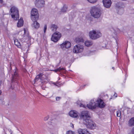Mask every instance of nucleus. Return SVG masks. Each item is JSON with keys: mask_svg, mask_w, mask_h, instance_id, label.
<instances>
[{"mask_svg": "<svg viewBox=\"0 0 134 134\" xmlns=\"http://www.w3.org/2000/svg\"><path fill=\"white\" fill-rule=\"evenodd\" d=\"M14 74H12V78L11 80V85L10 87V88L12 90L14 89L15 88L14 84H13V82H16L17 84H19V82L18 81H20L21 79L20 76L18 73V70L15 68V70H13Z\"/></svg>", "mask_w": 134, "mask_h": 134, "instance_id": "f257e3e1", "label": "nucleus"}, {"mask_svg": "<svg viewBox=\"0 0 134 134\" xmlns=\"http://www.w3.org/2000/svg\"><path fill=\"white\" fill-rule=\"evenodd\" d=\"M102 12V10L99 6L92 7L90 9L91 15L95 18H99L101 15Z\"/></svg>", "mask_w": 134, "mask_h": 134, "instance_id": "f03ea898", "label": "nucleus"}, {"mask_svg": "<svg viewBox=\"0 0 134 134\" xmlns=\"http://www.w3.org/2000/svg\"><path fill=\"white\" fill-rule=\"evenodd\" d=\"M80 101H77V104L79 105L80 107H82L84 108H86L87 107L89 109H95L97 107H98V102L97 100L94 101V100H91L89 104H87L86 106L85 105L83 104L82 103H80L79 104Z\"/></svg>", "mask_w": 134, "mask_h": 134, "instance_id": "7ed1b4c3", "label": "nucleus"}, {"mask_svg": "<svg viewBox=\"0 0 134 134\" xmlns=\"http://www.w3.org/2000/svg\"><path fill=\"white\" fill-rule=\"evenodd\" d=\"M10 14L14 20H17L19 18V10L17 8L15 7H12L10 9Z\"/></svg>", "mask_w": 134, "mask_h": 134, "instance_id": "20e7f679", "label": "nucleus"}, {"mask_svg": "<svg viewBox=\"0 0 134 134\" xmlns=\"http://www.w3.org/2000/svg\"><path fill=\"white\" fill-rule=\"evenodd\" d=\"M80 118L83 120V122L85 120L91 118L89 112L87 111H83L81 112L80 114Z\"/></svg>", "mask_w": 134, "mask_h": 134, "instance_id": "39448f33", "label": "nucleus"}, {"mask_svg": "<svg viewBox=\"0 0 134 134\" xmlns=\"http://www.w3.org/2000/svg\"><path fill=\"white\" fill-rule=\"evenodd\" d=\"M31 18L32 21L37 20L39 17V14L37 10L33 8L31 12Z\"/></svg>", "mask_w": 134, "mask_h": 134, "instance_id": "423d86ee", "label": "nucleus"}, {"mask_svg": "<svg viewBox=\"0 0 134 134\" xmlns=\"http://www.w3.org/2000/svg\"><path fill=\"white\" fill-rule=\"evenodd\" d=\"M83 122L86 126L87 128L92 129L94 128L95 124L94 122L91 119V118L89 119L86 120H85Z\"/></svg>", "mask_w": 134, "mask_h": 134, "instance_id": "0eeeda50", "label": "nucleus"}, {"mask_svg": "<svg viewBox=\"0 0 134 134\" xmlns=\"http://www.w3.org/2000/svg\"><path fill=\"white\" fill-rule=\"evenodd\" d=\"M102 36L101 33L99 32H96V31L93 30L89 32V36L90 38L93 40L99 38Z\"/></svg>", "mask_w": 134, "mask_h": 134, "instance_id": "6e6552de", "label": "nucleus"}, {"mask_svg": "<svg viewBox=\"0 0 134 134\" xmlns=\"http://www.w3.org/2000/svg\"><path fill=\"white\" fill-rule=\"evenodd\" d=\"M83 50V46L80 44H77L74 47L73 52L75 53H78L82 52Z\"/></svg>", "mask_w": 134, "mask_h": 134, "instance_id": "1a4fd4ad", "label": "nucleus"}, {"mask_svg": "<svg viewBox=\"0 0 134 134\" xmlns=\"http://www.w3.org/2000/svg\"><path fill=\"white\" fill-rule=\"evenodd\" d=\"M35 5L36 7L38 8L43 7L45 4L44 0H36L35 2Z\"/></svg>", "mask_w": 134, "mask_h": 134, "instance_id": "9d476101", "label": "nucleus"}, {"mask_svg": "<svg viewBox=\"0 0 134 134\" xmlns=\"http://www.w3.org/2000/svg\"><path fill=\"white\" fill-rule=\"evenodd\" d=\"M104 6L107 8H109L111 5V2L110 0H103Z\"/></svg>", "mask_w": 134, "mask_h": 134, "instance_id": "9b49d317", "label": "nucleus"}, {"mask_svg": "<svg viewBox=\"0 0 134 134\" xmlns=\"http://www.w3.org/2000/svg\"><path fill=\"white\" fill-rule=\"evenodd\" d=\"M69 115L71 117L78 118L79 117L78 113L76 111L72 110L69 113Z\"/></svg>", "mask_w": 134, "mask_h": 134, "instance_id": "f8f14e48", "label": "nucleus"}, {"mask_svg": "<svg viewBox=\"0 0 134 134\" xmlns=\"http://www.w3.org/2000/svg\"><path fill=\"white\" fill-rule=\"evenodd\" d=\"M97 100L98 107L101 108H103L105 107V104L102 99H99Z\"/></svg>", "mask_w": 134, "mask_h": 134, "instance_id": "ddd939ff", "label": "nucleus"}, {"mask_svg": "<svg viewBox=\"0 0 134 134\" xmlns=\"http://www.w3.org/2000/svg\"><path fill=\"white\" fill-rule=\"evenodd\" d=\"M37 20L32 21H33V23L32 24V27L35 29H38L40 27L39 24L37 21Z\"/></svg>", "mask_w": 134, "mask_h": 134, "instance_id": "4468645a", "label": "nucleus"}, {"mask_svg": "<svg viewBox=\"0 0 134 134\" xmlns=\"http://www.w3.org/2000/svg\"><path fill=\"white\" fill-rule=\"evenodd\" d=\"M77 132L79 134H90L86 129H79L78 130Z\"/></svg>", "mask_w": 134, "mask_h": 134, "instance_id": "2eb2a0df", "label": "nucleus"}, {"mask_svg": "<svg viewBox=\"0 0 134 134\" xmlns=\"http://www.w3.org/2000/svg\"><path fill=\"white\" fill-rule=\"evenodd\" d=\"M24 34L23 35V38H20V40L21 41H23V42H25V40L26 39H27V38H28L29 39H31V37H30L28 35H27V34H26V37L25 36V34L26 33V30L25 29H24Z\"/></svg>", "mask_w": 134, "mask_h": 134, "instance_id": "dca6fc26", "label": "nucleus"}, {"mask_svg": "<svg viewBox=\"0 0 134 134\" xmlns=\"http://www.w3.org/2000/svg\"><path fill=\"white\" fill-rule=\"evenodd\" d=\"M128 125L130 127L134 126V117L130 119L128 122Z\"/></svg>", "mask_w": 134, "mask_h": 134, "instance_id": "f3484780", "label": "nucleus"}, {"mask_svg": "<svg viewBox=\"0 0 134 134\" xmlns=\"http://www.w3.org/2000/svg\"><path fill=\"white\" fill-rule=\"evenodd\" d=\"M50 28L52 31H54L57 30L58 26L55 24H51L50 25Z\"/></svg>", "mask_w": 134, "mask_h": 134, "instance_id": "a211bd4d", "label": "nucleus"}, {"mask_svg": "<svg viewBox=\"0 0 134 134\" xmlns=\"http://www.w3.org/2000/svg\"><path fill=\"white\" fill-rule=\"evenodd\" d=\"M23 23L24 21L23 18H21L18 20V22L17 23V26L18 27H20L23 26Z\"/></svg>", "mask_w": 134, "mask_h": 134, "instance_id": "6ab92c4d", "label": "nucleus"}, {"mask_svg": "<svg viewBox=\"0 0 134 134\" xmlns=\"http://www.w3.org/2000/svg\"><path fill=\"white\" fill-rule=\"evenodd\" d=\"M15 44L19 48H23V47L21 46L20 43L19 42L18 40L16 39H14Z\"/></svg>", "mask_w": 134, "mask_h": 134, "instance_id": "aec40b11", "label": "nucleus"}, {"mask_svg": "<svg viewBox=\"0 0 134 134\" xmlns=\"http://www.w3.org/2000/svg\"><path fill=\"white\" fill-rule=\"evenodd\" d=\"M53 36H54L58 38H59L61 37V34L59 32L56 31L54 32L52 35Z\"/></svg>", "mask_w": 134, "mask_h": 134, "instance_id": "412c9836", "label": "nucleus"}, {"mask_svg": "<svg viewBox=\"0 0 134 134\" xmlns=\"http://www.w3.org/2000/svg\"><path fill=\"white\" fill-rule=\"evenodd\" d=\"M85 44L86 46L90 47L92 44L93 42L91 41L87 40L85 41Z\"/></svg>", "mask_w": 134, "mask_h": 134, "instance_id": "4be33fe9", "label": "nucleus"}, {"mask_svg": "<svg viewBox=\"0 0 134 134\" xmlns=\"http://www.w3.org/2000/svg\"><path fill=\"white\" fill-rule=\"evenodd\" d=\"M76 41L77 43H78L80 42H83L84 40L82 37H77L76 39Z\"/></svg>", "mask_w": 134, "mask_h": 134, "instance_id": "5701e85b", "label": "nucleus"}, {"mask_svg": "<svg viewBox=\"0 0 134 134\" xmlns=\"http://www.w3.org/2000/svg\"><path fill=\"white\" fill-rule=\"evenodd\" d=\"M59 39V38L56 37L54 36H53L52 35L51 38V40L55 42H57Z\"/></svg>", "mask_w": 134, "mask_h": 134, "instance_id": "b1692460", "label": "nucleus"}, {"mask_svg": "<svg viewBox=\"0 0 134 134\" xmlns=\"http://www.w3.org/2000/svg\"><path fill=\"white\" fill-rule=\"evenodd\" d=\"M65 48H70L71 46V43L68 41H65Z\"/></svg>", "mask_w": 134, "mask_h": 134, "instance_id": "393cba45", "label": "nucleus"}, {"mask_svg": "<svg viewBox=\"0 0 134 134\" xmlns=\"http://www.w3.org/2000/svg\"><path fill=\"white\" fill-rule=\"evenodd\" d=\"M43 75L42 74H40L37 75L34 80L35 82L37 81L40 77Z\"/></svg>", "mask_w": 134, "mask_h": 134, "instance_id": "a878e982", "label": "nucleus"}, {"mask_svg": "<svg viewBox=\"0 0 134 134\" xmlns=\"http://www.w3.org/2000/svg\"><path fill=\"white\" fill-rule=\"evenodd\" d=\"M67 8V6L65 5L64 7L61 9V12H65L66 11Z\"/></svg>", "mask_w": 134, "mask_h": 134, "instance_id": "bb28decb", "label": "nucleus"}, {"mask_svg": "<svg viewBox=\"0 0 134 134\" xmlns=\"http://www.w3.org/2000/svg\"><path fill=\"white\" fill-rule=\"evenodd\" d=\"M65 68H61L60 67H59V68L57 69H55L54 70V71L55 72H57V71H59L60 72L62 70H65Z\"/></svg>", "mask_w": 134, "mask_h": 134, "instance_id": "cd10ccee", "label": "nucleus"}, {"mask_svg": "<svg viewBox=\"0 0 134 134\" xmlns=\"http://www.w3.org/2000/svg\"><path fill=\"white\" fill-rule=\"evenodd\" d=\"M57 132V130L54 129H52L50 131V133L51 134H55Z\"/></svg>", "mask_w": 134, "mask_h": 134, "instance_id": "c85d7f7f", "label": "nucleus"}, {"mask_svg": "<svg viewBox=\"0 0 134 134\" xmlns=\"http://www.w3.org/2000/svg\"><path fill=\"white\" fill-rule=\"evenodd\" d=\"M87 1L90 3H94L97 1V0H87Z\"/></svg>", "mask_w": 134, "mask_h": 134, "instance_id": "c756f323", "label": "nucleus"}, {"mask_svg": "<svg viewBox=\"0 0 134 134\" xmlns=\"http://www.w3.org/2000/svg\"><path fill=\"white\" fill-rule=\"evenodd\" d=\"M121 112L119 110L117 111V116L118 117H120L121 116Z\"/></svg>", "mask_w": 134, "mask_h": 134, "instance_id": "7c9ffc66", "label": "nucleus"}, {"mask_svg": "<svg viewBox=\"0 0 134 134\" xmlns=\"http://www.w3.org/2000/svg\"><path fill=\"white\" fill-rule=\"evenodd\" d=\"M66 134H75V133L72 131H68L66 132Z\"/></svg>", "mask_w": 134, "mask_h": 134, "instance_id": "2f4dec72", "label": "nucleus"}, {"mask_svg": "<svg viewBox=\"0 0 134 134\" xmlns=\"http://www.w3.org/2000/svg\"><path fill=\"white\" fill-rule=\"evenodd\" d=\"M65 42H64L60 45V47L62 49L65 48Z\"/></svg>", "mask_w": 134, "mask_h": 134, "instance_id": "473e14b6", "label": "nucleus"}, {"mask_svg": "<svg viewBox=\"0 0 134 134\" xmlns=\"http://www.w3.org/2000/svg\"><path fill=\"white\" fill-rule=\"evenodd\" d=\"M47 26L46 25H45L44 26V33H45L46 32V31L47 30Z\"/></svg>", "mask_w": 134, "mask_h": 134, "instance_id": "72a5a7b5", "label": "nucleus"}, {"mask_svg": "<svg viewBox=\"0 0 134 134\" xmlns=\"http://www.w3.org/2000/svg\"><path fill=\"white\" fill-rule=\"evenodd\" d=\"M61 98L60 97H57L56 98V100L57 101H59Z\"/></svg>", "mask_w": 134, "mask_h": 134, "instance_id": "f704fd0d", "label": "nucleus"}, {"mask_svg": "<svg viewBox=\"0 0 134 134\" xmlns=\"http://www.w3.org/2000/svg\"><path fill=\"white\" fill-rule=\"evenodd\" d=\"M49 118V116H48L45 117L44 118V120L45 121L47 120H48V119Z\"/></svg>", "mask_w": 134, "mask_h": 134, "instance_id": "c9c22d12", "label": "nucleus"}, {"mask_svg": "<svg viewBox=\"0 0 134 134\" xmlns=\"http://www.w3.org/2000/svg\"><path fill=\"white\" fill-rule=\"evenodd\" d=\"M51 83L54 84L55 85L57 86H58V83H56L55 82H51Z\"/></svg>", "mask_w": 134, "mask_h": 134, "instance_id": "e433bc0d", "label": "nucleus"}, {"mask_svg": "<svg viewBox=\"0 0 134 134\" xmlns=\"http://www.w3.org/2000/svg\"><path fill=\"white\" fill-rule=\"evenodd\" d=\"M131 133L132 134H134V127H133Z\"/></svg>", "mask_w": 134, "mask_h": 134, "instance_id": "4c0bfd02", "label": "nucleus"}, {"mask_svg": "<svg viewBox=\"0 0 134 134\" xmlns=\"http://www.w3.org/2000/svg\"><path fill=\"white\" fill-rule=\"evenodd\" d=\"M43 90H44L45 89V87L44 85H43L42 86H41Z\"/></svg>", "mask_w": 134, "mask_h": 134, "instance_id": "58836bf2", "label": "nucleus"}, {"mask_svg": "<svg viewBox=\"0 0 134 134\" xmlns=\"http://www.w3.org/2000/svg\"><path fill=\"white\" fill-rule=\"evenodd\" d=\"M3 81L2 80H0V86L1 85Z\"/></svg>", "mask_w": 134, "mask_h": 134, "instance_id": "ea45409f", "label": "nucleus"}, {"mask_svg": "<svg viewBox=\"0 0 134 134\" xmlns=\"http://www.w3.org/2000/svg\"><path fill=\"white\" fill-rule=\"evenodd\" d=\"M114 96H115V97H116L117 96V94L115 93L114 95Z\"/></svg>", "mask_w": 134, "mask_h": 134, "instance_id": "a19ab883", "label": "nucleus"}, {"mask_svg": "<svg viewBox=\"0 0 134 134\" xmlns=\"http://www.w3.org/2000/svg\"><path fill=\"white\" fill-rule=\"evenodd\" d=\"M122 11V10H119V11H118V13H119V12H120V11Z\"/></svg>", "mask_w": 134, "mask_h": 134, "instance_id": "79ce46f5", "label": "nucleus"}, {"mask_svg": "<svg viewBox=\"0 0 134 134\" xmlns=\"http://www.w3.org/2000/svg\"><path fill=\"white\" fill-rule=\"evenodd\" d=\"M2 93V92L0 90V95Z\"/></svg>", "mask_w": 134, "mask_h": 134, "instance_id": "37998d69", "label": "nucleus"}, {"mask_svg": "<svg viewBox=\"0 0 134 134\" xmlns=\"http://www.w3.org/2000/svg\"><path fill=\"white\" fill-rule=\"evenodd\" d=\"M2 0H0V2H2Z\"/></svg>", "mask_w": 134, "mask_h": 134, "instance_id": "c03bdc74", "label": "nucleus"}, {"mask_svg": "<svg viewBox=\"0 0 134 134\" xmlns=\"http://www.w3.org/2000/svg\"><path fill=\"white\" fill-rule=\"evenodd\" d=\"M44 82H43V81L42 82V83H43V84H44V83H43Z\"/></svg>", "mask_w": 134, "mask_h": 134, "instance_id": "a18cd8bd", "label": "nucleus"}, {"mask_svg": "<svg viewBox=\"0 0 134 134\" xmlns=\"http://www.w3.org/2000/svg\"><path fill=\"white\" fill-rule=\"evenodd\" d=\"M61 62V61H60V62H59V63L58 64V66H59V64Z\"/></svg>", "mask_w": 134, "mask_h": 134, "instance_id": "49530a36", "label": "nucleus"}, {"mask_svg": "<svg viewBox=\"0 0 134 134\" xmlns=\"http://www.w3.org/2000/svg\"><path fill=\"white\" fill-rule=\"evenodd\" d=\"M112 68L114 70V67H113Z\"/></svg>", "mask_w": 134, "mask_h": 134, "instance_id": "de8ad7c7", "label": "nucleus"}, {"mask_svg": "<svg viewBox=\"0 0 134 134\" xmlns=\"http://www.w3.org/2000/svg\"><path fill=\"white\" fill-rule=\"evenodd\" d=\"M86 85H84L83 86V87H85V86Z\"/></svg>", "mask_w": 134, "mask_h": 134, "instance_id": "09e8293b", "label": "nucleus"}, {"mask_svg": "<svg viewBox=\"0 0 134 134\" xmlns=\"http://www.w3.org/2000/svg\"><path fill=\"white\" fill-rule=\"evenodd\" d=\"M72 126H71V127H74V125H73V124H72Z\"/></svg>", "mask_w": 134, "mask_h": 134, "instance_id": "8fccbe9b", "label": "nucleus"}, {"mask_svg": "<svg viewBox=\"0 0 134 134\" xmlns=\"http://www.w3.org/2000/svg\"><path fill=\"white\" fill-rule=\"evenodd\" d=\"M112 99V98H110V100L111 99Z\"/></svg>", "mask_w": 134, "mask_h": 134, "instance_id": "3c124183", "label": "nucleus"}, {"mask_svg": "<svg viewBox=\"0 0 134 134\" xmlns=\"http://www.w3.org/2000/svg\"><path fill=\"white\" fill-rule=\"evenodd\" d=\"M11 134H12V132L11 133Z\"/></svg>", "mask_w": 134, "mask_h": 134, "instance_id": "603ef678", "label": "nucleus"}]
</instances>
